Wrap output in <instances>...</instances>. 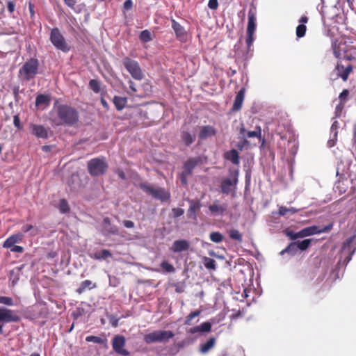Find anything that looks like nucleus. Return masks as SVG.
<instances>
[{
  "mask_svg": "<svg viewBox=\"0 0 356 356\" xmlns=\"http://www.w3.org/2000/svg\"><path fill=\"white\" fill-rule=\"evenodd\" d=\"M56 112L60 120L58 124L74 126L79 120V112L70 105L60 104L56 106Z\"/></svg>",
  "mask_w": 356,
  "mask_h": 356,
  "instance_id": "1",
  "label": "nucleus"
},
{
  "mask_svg": "<svg viewBox=\"0 0 356 356\" xmlns=\"http://www.w3.org/2000/svg\"><path fill=\"white\" fill-rule=\"evenodd\" d=\"M332 227H333L332 223H330L329 225H327L323 227H320L319 226L313 225V226L303 228L298 232H294L291 230L286 229V230H284V233L291 240L294 241L298 238H305V237L312 236L314 234L329 232L332 229Z\"/></svg>",
  "mask_w": 356,
  "mask_h": 356,
  "instance_id": "2",
  "label": "nucleus"
},
{
  "mask_svg": "<svg viewBox=\"0 0 356 356\" xmlns=\"http://www.w3.org/2000/svg\"><path fill=\"white\" fill-rule=\"evenodd\" d=\"M39 61L35 58H31L26 61L19 70V76L24 81L34 79L38 73Z\"/></svg>",
  "mask_w": 356,
  "mask_h": 356,
  "instance_id": "3",
  "label": "nucleus"
},
{
  "mask_svg": "<svg viewBox=\"0 0 356 356\" xmlns=\"http://www.w3.org/2000/svg\"><path fill=\"white\" fill-rule=\"evenodd\" d=\"M257 27V8L252 6L248 13V25L246 29V43L248 47L250 48L252 44L254 38V32Z\"/></svg>",
  "mask_w": 356,
  "mask_h": 356,
  "instance_id": "4",
  "label": "nucleus"
},
{
  "mask_svg": "<svg viewBox=\"0 0 356 356\" xmlns=\"http://www.w3.org/2000/svg\"><path fill=\"white\" fill-rule=\"evenodd\" d=\"M175 334L171 330H155L152 332L146 334L144 336V341L147 344L154 343L168 342L173 338Z\"/></svg>",
  "mask_w": 356,
  "mask_h": 356,
  "instance_id": "5",
  "label": "nucleus"
},
{
  "mask_svg": "<svg viewBox=\"0 0 356 356\" xmlns=\"http://www.w3.org/2000/svg\"><path fill=\"white\" fill-rule=\"evenodd\" d=\"M88 171L91 176H101L104 175L107 169L108 164L104 157L90 159L88 163Z\"/></svg>",
  "mask_w": 356,
  "mask_h": 356,
  "instance_id": "6",
  "label": "nucleus"
},
{
  "mask_svg": "<svg viewBox=\"0 0 356 356\" xmlns=\"http://www.w3.org/2000/svg\"><path fill=\"white\" fill-rule=\"evenodd\" d=\"M140 188L147 194L152 195L154 198L159 200L161 202H166L170 198V193L166 191L163 188L153 187L145 182L140 183Z\"/></svg>",
  "mask_w": 356,
  "mask_h": 356,
  "instance_id": "7",
  "label": "nucleus"
},
{
  "mask_svg": "<svg viewBox=\"0 0 356 356\" xmlns=\"http://www.w3.org/2000/svg\"><path fill=\"white\" fill-rule=\"evenodd\" d=\"M122 63L133 79L138 81L143 79L144 75L138 61L125 56L122 60Z\"/></svg>",
  "mask_w": 356,
  "mask_h": 356,
  "instance_id": "8",
  "label": "nucleus"
},
{
  "mask_svg": "<svg viewBox=\"0 0 356 356\" xmlns=\"http://www.w3.org/2000/svg\"><path fill=\"white\" fill-rule=\"evenodd\" d=\"M50 41L58 50L64 53L70 51L71 47L66 42L65 38L58 28H54L50 33Z\"/></svg>",
  "mask_w": 356,
  "mask_h": 356,
  "instance_id": "9",
  "label": "nucleus"
},
{
  "mask_svg": "<svg viewBox=\"0 0 356 356\" xmlns=\"http://www.w3.org/2000/svg\"><path fill=\"white\" fill-rule=\"evenodd\" d=\"M232 179L225 178L220 184V191L222 193L229 195L231 192L235 191L238 183V170H230Z\"/></svg>",
  "mask_w": 356,
  "mask_h": 356,
  "instance_id": "10",
  "label": "nucleus"
},
{
  "mask_svg": "<svg viewBox=\"0 0 356 356\" xmlns=\"http://www.w3.org/2000/svg\"><path fill=\"white\" fill-rule=\"evenodd\" d=\"M20 321V317L14 310L0 307V334H3V323H17Z\"/></svg>",
  "mask_w": 356,
  "mask_h": 356,
  "instance_id": "11",
  "label": "nucleus"
},
{
  "mask_svg": "<svg viewBox=\"0 0 356 356\" xmlns=\"http://www.w3.org/2000/svg\"><path fill=\"white\" fill-rule=\"evenodd\" d=\"M353 70V67L351 64L348 63L344 65L341 61H338L334 70V72H336L335 79L341 78L343 81H346Z\"/></svg>",
  "mask_w": 356,
  "mask_h": 356,
  "instance_id": "12",
  "label": "nucleus"
},
{
  "mask_svg": "<svg viewBox=\"0 0 356 356\" xmlns=\"http://www.w3.org/2000/svg\"><path fill=\"white\" fill-rule=\"evenodd\" d=\"M125 343L126 339L123 335L118 334L114 336L112 341L113 350L119 355L128 356L129 355V352L124 348Z\"/></svg>",
  "mask_w": 356,
  "mask_h": 356,
  "instance_id": "13",
  "label": "nucleus"
},
{
  "mask_svg": "<svg viewBox=\"0 0 356 356\" xmlns=\"http://www.w3.org/2000/svg\"><path fill=\"white\" fill-rule=\"evenodd\" d=\"M171 23L176 38L181 42H186L187 41L188 34L184 27L174 19H171Z\"/></svg>",
  "mask_w": 356,
  "mask_h": 356,
  "instance_id": "14",
  "label": "nucleus"
},
{
  "mask_svg": "<svg viewBox=\"0 0 356 356\" xmlns=\"http://www.w3.org/2000/svg\"><path fill=\"white\" fill-rule=\"evenodd\" d=\"M31 134L39 138L47 139L48 138V129L43 125L30 124Z\"/></svg>",
  "mask_w": 356,
  "mask_h": 356,
  "instance_id": "15",
  "label": "nucleus"
},
{
  "mask_svg": "<svg viewBox=\"0 0 356 356\" xmlns=\"http://www.w3.org/2000/svg\"><path fill=\"white\" fill-rule=\"evenodd\" d=\"M227 204H219V201L216 200L212 204L209 206V210L213 216H222L227 211Z\"/></svg>",
  "mask_w": 356,
  "mask_h": 356,
  "instance_id": "16",
  "label": "nucleus"
},
{
  "mask_svg": "<svg viewBox=\"0 0 356 356\" xmlns=\"http://www.w3.org/2000/svg\"><path fill=\"white\" fill-rule=\"evenodd\" d=\"M202 162V159L200 156L190 158L184 162V170L186 171V173L191 175L193 169Z\"/></svg>",
  "mask_w": 356,
  "mask_h": 356,
  "instance_id": "17",
  "label": "nucleus"
},
{
  "mask_svg": "<svg viewBox=\"0 0 356 356\" xmlns=\"http://www.w3.org/2000/svg\"><path fill=\"white\" fill-rule=\"evenodd\" d=\"M190 244L186 240H176L173 242L170 250L173 252H181L189 249Z\"/></svg>",
  "mask_w": 356,
  "mask_h": 356,
  "instance_id": "18",
  "label": "nucleus"
},
{
  "mask_svg": "<svg viewBox=\"0 0 356 356\" xmlns=\"http://www.w3.org/2000/svg\"><path fill=\"white\" fill-rule=\"evenodd\" d=\"M216 344V339L213 337H210L205 342H202L199 346V352L205 355L212 350Z\"/></svg>",
  "mask_w": 356,
  "mask_h": 356,
  "instance_id": "19",
  "label": "nucleus"
},
{
  "mask_svg": "<svg viewBox=\"0 0 356 356\" xmlns=\"http://www.w3.org/2000/svg\"><path fill=\"white\" fill-rule=\"evenodd\" d=\"M216 133V129L213 127L205 125L200 127L198 136L200 139L205 140L209 137L214 136Z\"/></svg>",
  "mask_w": 356,
  "mask_h": 356,
  "instance_id": "20",
  "label": "nucleus"
},
{
  "mask_svg": "<svg viewBox=\"0 0 356 356\" xmlns=\"http://www.w3.org/2000/svg\"><path fill=\"white\" fill-rule=\"evenodd\" d=\"M354 240L353 237H350L346 240V241L343 244L342 247V253L347 252L348 255L345 258V261L348 263L351 259L352 256L354 254L355 251V248L352 249L351 248V243H353Z\"/></svg>",
  "mask_w": 356,
  "mask_h": 356,
  "instance_id": "21",
  "label": "nucleus"
},
{
  "mask_svg": "<svg viewBox=\"0 0 356 356\" xmlns=\"http://www.w3.org/2000/svg\"><path fill=\"white\" fill-rule=\"evenodd\" d=\"M24 235L22 233H17L9 236L3 243V247L4 248H12L15 243H19L22 241Z\"/></svg>",
  "mask_w": 356,
  "mask_h": 356,
  "instance_id": "22",
  "label": "nucleus"
},
{
  "mask_svg": "<svg viewBox=\"0 0 356 356\" xmlns=\"http://www.w3.org/2000/svg\"><path fill=\"white\" fill-rule=\"evenodd\" d=\"M190 206L188 209V217L196 220L197 216L196 212L198 211L201 208V204L198 200H189Z\"/></svg>",
  "mask_w": 356,
  "mask_h": 356,
  "instance_id": "23",
  "label": "nucleus"
},
{
  "mask_svg": "<svg viewBox=\"0 0 356 356\" xmlns=\"http://www.w3.org/2000/svg\"><path fill=\"white\" fill-rule=\"evenodd\" d=\"M180 138L181 143L188 147L195 142V135L191 134L188 131L182 130L180 133Z\"/></svg>",
  "mask_w": 356,
  "mask_h": 356,
  "instance_id": "24",
  "label": "nucleus"
},
{
  "mask_svg": "<svg viewBox=\"0 0 356 356\" xmlns=\"http://www.w3.org/2000/svg\"><path fill=\"white\" fill-rule=\"evenodd\" d=\"M308 20H309L308 17L305 15L302 16L300 18L299 22L300 23V24H299L296 27V36L298 38H300L305 35L306 31H307V26L305 25V24L307 23Z\"/></svg>",
  "mask_w": 356,
  "mask_h": 356,
  "instance_id": "25",
  "label": "nucleus"
},
{
  "mask_svg": "<svg viewBox=\"0 0 356 356\" xmlns=\"http://www.w3.org/2000/svg\"><path fill=\"white\" fill-rule=\"evenodd\" d=\"M244 95H245V88H241L237 93L234 102L232 106V110L234 111H239L243 104V102L244 99Z\"/></svg>",
  "mask_w": 356,
  "mask_h": 356,
  "instance_id": "26",
  "label": "nucleus"
},
{
  "mask_svg": "<svg viewBox=\"0 0 356 356\" xmlns=\"http://www.w3.org/2000/svg\"><path fill=\"white\" fill-rule=\"evenodd\" d=\"M245 134V128L244 125L242 124L241 125V127L239 129V136H240V138L242 139V140L238 142L236 145L238 149L240 151H243V149H244V147L245 146L250 145V142L246 138Z\"/></svg>",
  "mask_w": 356,
  "mask_h": 356,
  "instance_id": "27",
  "label": "nucleus"
},
{
  "mask_svg": "<svg viewBox=\"0 0 356 356\" xmlns=\"http://www.w3.org/2000/svg\"><path fill=\"white\" fill-rule=\"evenodd\" d=\"M211 330V324L209 322H204L198 326L191 327L189 332L191 334H195L197 332H209Z\"/></svg>",
  "mask_w": 356,
  "mask_h": 356,
  "instance_id": "28",
  "label": "nucleus"
},
{
  "mask_svg": "<svg viewBox=\"0 0 356 356\" xmlns=\"http://www.w3.org/2000/svg\"><path fill=\"white\" fill-rule=\"evenodd\" d=\"M224 158L230 161L233 164L238 165L240 163L239 154L236 149H231L224 154Z\"/></svg>",
  "mask_w": 356,
  "mask_h": 356,
  "instance_id": "29",
  "label": "nucleus"
},
{
  "mask_svg": "<svg viewBox=\"0 0 356 356\" xmlns=\"http://www.w3.org/2000/svg\"><path fill=\"white\" fill-rule=\"evenodd\" d=\"M113 103L118 111H121L125 107L127 103V98L115 96L113 99Z\"/></svg>",
  "mask_w": 356,
  "mask_h": 356,
  "instance_id": "30",
  "label": "nucleus"
},
{
  "mask_svg": "<svg viewBox=\"0 0 356 356\" xmlns=\"http://www.w3.org/2000/svg\"><path fill=\"white\" fill-rule=\"evenodd\" d=\"M96 287V284L92 283L90 280H86L83 281L79 287L76 290L78 294L83 293L87 289H92Z\"/></svg>",
  "mask_w": 356,
  "mask_h": 356,
  "instance_id": "31",
  "label": "nucleus"
},
{
  "mask_svg": "<svg viewBox=\"0 0 356 356\" xmlns=\"http://www.w3.org/2000/svg\"><path fill=\"white\" fill-rule=\"evenodd\" d=\"M51 102V97L48 95L40 94L35 98V105L39 106L40 105L49 106Z\"/></svg>",
  "mask_w": 356,
  "mask_h": 356,
  "instance_id": "32",
  "label": "nucleus"
},
{
  "mask_svg": "<svg viewBox=\"0 0 356 356\" xmlns=\"http://www.w3.org/2000/svg\"><path fill=\"white\" fill-rule=\"evenodd\" d=\"M91 257L97 260L106 259L112 257V254L110 250L104 249L101 251L95 252Z\"/></svg>",
  "mask_w": 356,
  "mask_h": 356,
  "instance_id": "33",
  "label": "nucleus"
},
{
  "mask_svg": "<svg viewBox=\"0 0 356 356\" xmlns=\"http://www.w3.org/2000/svg\"><path fill=\"white\" fill-rule=\"evenodd\" d=\"M341 43L335 41L332 44V48L333 50V54L334 56L338 59H341L343 57V54L345 51L341 48Z\"/></svg>",
  "mask_w": 356,
  "mask_h": 356,
  "instance_id": "34",
  "label": "nucleus"
},
{
  "mask_svg": "<svg viewBox=\"0 0 356 356\" xmlns=\"http://www.w3.org/2000/svg\"><path fill=\"white\" fill-rule=\"evenodd\" d=\"M245 136L248 138H257L259 140H261V129L260 126H256L254 131H246Z\"/></svg>",
  "mask_w": 356,
  "mask_h": 356,
  "instance_id": "35",
  "label": "nucleus"
},
{
  "mask_svg": "<svg viewBox=\"0 0 356 356\" xmlns=\"http://www.w3.org/2000/svg\"><path fill=\"white\" fill-rule=\"evenodd\" d=\"M65 4L72 9L75 13H80L82 11L81 5L76 6L77 0H63Z\"/></svg>",
  "mask_w": 356,
  "mask_h": 356,
  "instance_id": "36",
  "label": "nucleus"
},
{
  "mask_svg": "<svg viewBox=\"0 0 356 356\" xmlns=\"http://www.w3.org/2000/svg\"><path fill=\"white\" fill-rule=\"evenodd\" d=\"M298 246L296 242L290 243L288 246L284 248L283 250L280 252V254H284V253H289L292 255L295 254L298 250Z\"/></svg>",
  "mask_w": 356,
  "mask_h": 356,
  "instance_id": "37",
  "label": "nucleus"
},
{
  "mask_svg": "<svg viewBox=\"0 0 356 356\" xmlns=\"http://www.w3.org/2000/svg\"><path fill=\"white\" fill-rule=\"evenodd\" d=\"M313 239L309 238V239H304L302 241H296V243L297 244L298 248L301 251L306 250L311 245Z\"/></svg>",
  "mask_w": 356,
  "mask_h": 356,
  "instance_id": "38",
  "label": "nucleus"
},
{
  "mask_svg": "<svg viewBox=\"0 0 356 356\" xmlns=\"http://www.w3.org/2000/svg\"><path fill=\"white\" fill-rule=\"evenodd\" d=\"M22 231L24 233H27L29 232H31L30 235L32 236H35L38 234V229L36 227H34L33 225L30 224H25L22 227Z\"/></svg>",
  "mask_w": 356,
  "mask_h": 356,
  "instance_id": "39",
  "label": "nucleus"
},
{
  "mask_svg": "<svg viewBox=\"0 0 356 356\" xmlns=\"http://www.w3.org/2000/svg\"><path fill=\"white\" fill-rule=\"evenodd\" d=\"M201 314V311L195 310L194 312H191L186 317L184 321V324L187 325H190L193 324V320L199 316Z\"/></svg>",
  "mask_w": 356,
  "mask_h": 356,
  "instance_id": "40",
  "label": "nucleus"
},
{
  "mask_svg": "<svg viewBox=\"0 0 356 356\" xmlns=\"http://www.w3.org/2000/svg\"><path fill=\"white\" fill-rule=\"evenodd\" d=\"M209 238L212 242L218 243L223 241L224 236L218 232H213L210 233Z\"/></svg>",
  "mask_w": 356,
  "mask_h": 356,
  "instance_id": "41",
  "label": "nucleus"
},
{
  "mask_svg": "<svg viewBox=\"0 0 356 356\" xmlns=\"http://www.w3.org/2000/svg\"><path fill=\"white\" fill-rule=\"evenodd\" d=\"M140 40L143 42H148L152 40V33L148 30L142 31L139 35Z\"/></svg>",
  "mask_w": 356,
  "mask_h": 356,
  "instance_id": "42",
  "label": "nucleus"
},
{
  "mask_svg": "<svg viewBox=\"0 0 356 356\" xmlns=\"http://www.w3.org/2000/svg\"><path fill=\"white\" fill-rule=\"evenodd\" d=\"M58 209L62 213H66L70 211V208L67 201L65 199H61L59 202Z\"/></svg>",
  "mask_w": 356,
  "mask_h": 356,
  "instance_id": "43",
  "label": "nucleus"
},
{
  "mask_svg": "<svg viewBox=\"0 0 356 356\" xmlns=\"http://www.w3.org/2000/svg\"><path fill=\"white\" fill-rule=\"evenodd\" d=\"M229 235V237L233 240H235L238 242L242 241V239H243L242 234L240 233V232L237 229H230Z\"/></svg>",
  "mask_w": 356,
  "mask_h": 356,
  "instance_id": "44",
  "label": "nucleus"
},
{
  "mask_svg": "<svg viewBox=\"0 0 356 356\" xmlns=\"http://www.w3.org/2000/svg\"><path fill=\"white\" fill-rule=\"evenodd\" d=\"M163 271L165 273H173L175 271V267L166 261H163L160 264Z\"/></svg>",
  "mask_w": 356,
  "mask_h": 356,
  "instance_id": "45",
  "label": "nucleus"
},
{
  "mask_svg": "<svg viewBox=\"0 0 356 356\" xmlns=\"http://www.w3.org/2000/svg\"><path fill=\"white\" fill-rule=\"evenodd\" d=\"M204 264L206 268L209 270L216 269V261L213 259L209 257H205Z\"/></svg>",
  "mask_w": 356,
  "mask_h": 356,
  "instance_id": "46",
  "label": "nucleus"
},
{
  "mask_svg": "<svg viewBox=\"0 0 356 356\" xmlns=\"http://www.w3.org/2000/svg\"><path fill=\"white\" fill-rule=\"evenodd\" d=\"M89 86L95 93H98L100 91V83L96 79H91L89 81Z\"/></svg>",
  "mask_w": 356,
  "mask_h": 356,
  "instance_id": "47",
  "label": "nucleus"
},
{
  "mask_svg": "<svg viewBox=\"0 0 356 356\" xmlns=\"http://www.w3.org/2000/svg\"><path fill=\"white\" fill-rule=\"evenodd\" d=\"M86 341L88 342H94L99 344H102L106 341V339H103L101 337L93 335L86 337Z\"/></svg>",
  "mask_w": 356,
  "mask_h": 356,
  "instance_id": "48",
  "label": "nucleus"
},
{
  "mask_svg": "<svg viewBox=\"0 0 356 356\" xmlns=\"http://www.w3.org/2000/svg\"><path fill=\"white\" fill-rule=\"evenodd\" d=\"M0 304L12 306L13 305V300L10 297L0 296Z\"/></svg>",
  "mask_w": 356,
  "mask_h": 356,
  "instance_id": "49",
  "label": "nucleus"
},
{
  "mask_svg": "<svg viewBox=\"0 0 356 356\" xmlns=\"http://www.w3.org/2000/svg\"><path fill=\"white\" fill-rule=\"evenodd\" d=\"M349 95V90L347 89H344L339 95V99L340 102L344 104V102L347 100Z\"/></svg>",
  "mask_w": 356,
  "mask_h": 356,
  "instance_id": "50",
  "label": "nucleus"
},
{
  "mask_svg": "<svg viewBox=\"0 0 356 356\" xmlns=\"http://www.w3.org/2000/svg\"><path fill=\"white\" fill-rule=\"evenodd\" d=\"M172 211L173 213L174 217L175 218H178L184 213V210L181 208H174L172 209Z\"/></svg>",
  "mask_w": 356,
  "mask_h": 356,
  "instance_id": "51",
  "label": "nucleus"
},
{
  "mask_svg": "<svg viewBox=\"0 0 356 356\" xmlns=\"http://www.w3.org/2000/svg\"><path fill=\"white\" fill-rule=\"evenodd\" d=\"M13 124H14L15 127L16 128H17L18 129H22V126L21 124L20 119H19V117L18 115H15L13 117Z\"/></svg>",
  "mask_w": 356,
  "mask_h": 356,
  "instance_id": "52",
  "label": "nucleus"
},
{
  "mask_svg": "<svg viewBox=\"0 0 356 356\" xmlns=\"http://www.w3.org/2000/svg\"><path fill=\"white\" fill-rule=\"evenodd\" d=\"M208 7L211 10H216L218 8V0H209L208 3Z\"/></svg>",
  "mask_w": 356,
  "mask_h": 356,
  "instance_id": "53",
  "label": "nucleus"
},
{
  "mask_svg": "<svg viewBox=\"0 0 356 356\" xmlns=\"http://www.w3.org/2000/svg\"><path fill=\"white\" fill-rule=\"evenodd\" d=\"M7 8L10 13H13L15 10V3L13 1H8L7 3Z\"/></svg>",
  "mask_w": 356,
  "mask_h": 356,
  "instance_id": "54",
  "label": "nucleus"
},
{
  "mask_svg": "<svg viewBox=\"0 0 356 356\" xmlns=\"http://www.w3.org/2000/svg\"><path fill=\"white\" fill-rule=\"evenodd\" d=\"M337 129H338V122L334 121L331 126V131L334 133V137L335 138V139L337 138V134H338Z\"/></svg>",
  "mask_w": 356,
  "mask_h": 356,
  "instance_id": "55",
  "label": "nucleus"
},
{
  "mask_svg": "<svg viewBox=\"0 0 356 356\" xmlns=\"http://www.w3.org/2000/svg\"><path fill=\"white\" fill-rule=\"evenodd\" d=\"M133 7V2L131 0H126L123 4V8L125 10H129Z\"/></svg>",
  "mask_w": 356,
  "mask_h": 356,
  "instance_id": "56",
  "label": "nucleus"
},
{
  "mask_svg": "<svg viewBox=\"0 0 356 356\" xmlns=\"http://www.w3.org/2000/svg\"><path fill=\"white\" fill-rule=\"evenodd\" d=\"M190 175L191 174L186 173V171L183 170V172L181 174V181L183 184H187V177Z\"/></svg>",
  "mask_w": 356,
  "mask_h": 356,
  "instance_id": "57",
  "label": "nucleus"
},
{
  "mask_svg": "<svg viewBox=\"0 0 356 356\" xmlns=\"http://www.w3.org/2000/svg\"><path fill=\"white\" fill-rule=\"evenodd\" d=\"M10 250L14 252H22L24 251V248L19 245H13L12 248H10Z\"/></svg>",
  "mask_w": 356,
  "mask_h": 356,
  "instance_id": "58",
  "label": "nucleus"
},
{
  "mask_svg": "<svg viewBox=\"0 0 356 356\" xmlns=\"http://www.w3.org/2000/svg\"><path fill=\"white\" fill-rule=\"evenodd\" d=\"M288 213V208L281 206L279 207L278 213L280 216H285Z\"/></svg>",
  "mask_w": 356,
  "mask_h": 356,
  "instance_id": "59",
  "label": "nucleus"
},
{
  "mask_svg": "<svg viewBox=\"0 0 356 356\" xmlns=\"http://www.w3.org/2000/svg\"><path fill=\"white\" fill-rule=\"evenodd\" d=\"M123 225L127 228H133L134 227V222L129 220H124Z\"/></svg>",
  "mask_w": 356,
  "mask_h": 356,
  "instance_id": "60",
  "label": "nucleus"
},
{
  "mask_svg": "<svg viewBox=\"0 0 356 356\" xmlns=\"http://www.w3.org/2000/svg\"><path fill=\"white\" fill-rule=\"evenodd\" d=\"M344 107V104L340 102L337 106H336V114L337 116H339L340 113L342 111L343 108Z\"/></svg>",
  "mask_w": 356,
  "mask_h": 356,
  "instance_id": "61",
  "label": "nucleus"
},
{
  "mask_svg": "<svg viewBox=\"0 0 356 356\" xmlns=\"http://www.w3.org/2000/svg\"><path fill=\"white\" fill-rule=\"evenodd\" d=\"M128 83H129V88L131 90L132 93L136 92L137 90H136L134 82L133 81H131V79H129Z\"/></svg>",
  "mask_w": 356,
  "mask_h": 356,
  "instance_id": "62",
  "label": "nucleus"
},
{
  "mask_svg": "<svg viewBox=\"0 0 356 356\" xmlns=\"http://www.w3.org/2000/svg\"><path fill=\"white\" fill-rule=\"evenodd\" d=\"M13 95L15 97V100H17L19 92V86H14L13 88Z\"/></svg>",
  "mask_w": 356,
  "mask_h": 356,
  "instance_id": "63",
  "label": "nucleus"
},
{
  "mask_svg": "<svg viewBox=\"0 0 356 356\" xmlns=\"http://www.w3.org/2000/svg\"><path fill=\"white\" fill-rule=\"evenodd\" d=\"M117 174L120 179H122L123 180L126 179V175H125V173L123 172V170L118 169L117 170Z\"/></svg>",
  "mask_w": 356,
  "mask_h": 356,
  "instance_id": "64",
  "label": "nucleus"
}]
</instances>
